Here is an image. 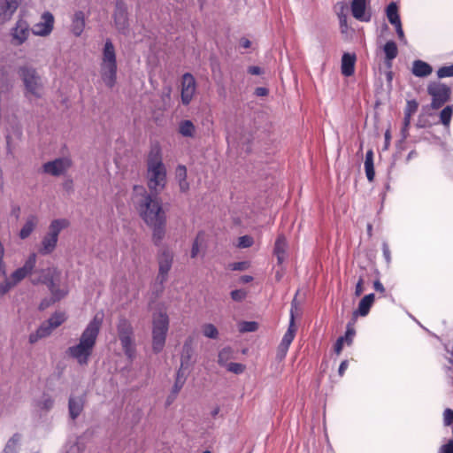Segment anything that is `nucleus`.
Returning a JSON list of instances; mask_svg holds the SVG:
<instances>
[{
	"mask_svg": "<svg viewBox=\"0 0 453 453\" xmlns=\"http://www.w3.org/2000/svg\"><path fill=\"white\" fill-rule=\"evenodd\" d=\"M103 314H96L82 331L78 343L69 347L66 354L80 365H88L103 324Z\"/></svg>",
	"mask_w": 453,
	"mask_h": 453,
	"instance_id": "obj_1",
	"label": "nucleus"
},
{
	"mask_svg": "<svg viewBox=\"0 0 453 453\" xmlns=\"http://www.w3.org/2000/svg\"><path fill=\"white\" fill-rule=\"evenodd\" d=\"M134 190L135 193L134 203L141 218L147 225L165 221V213L157 198V194H148L142 186H134Z\"/></svg>",
	"mask_w": 453,
	"mask_h": 453,
	"instance_id": "obj_2",
	"label": "nucleus"
},
{
	"mask_svg": "<svg viewBox=\"0 0 453 453\" xmlns=\"http://www.w3.org/2000/svg\"><path fill=\"white\" fill-rule=\"evenodd\" d=\"M147 180L151 193L158 194L166 184V168L158 144L151 146L147 158Z\"/></svg>",
	"mask_w": 453,
	"mask_h": 453,
	"instance_id": "obj_3",
	"label": "nucleus"
},
{
	"mask_svg": "<svg viewBox=\"0 0 453 453\" xmlns=\"http://www.w3.org/2000/svg\"><path fill=\"white\" fill-rule=\"evenodd\" d=\"M101 76L104 84L112 88L117 79V59L113 43L107 39L103 50V58L101 63Z\"/></svg>",
	"mask_w": 453,
	"mask_h": 453,
	"instance_id": "obj_4",
	"label": "nucleus"
},
{
	"mask_svg": "<svg viewBox=\"0 0 453 453\" xmlns=\"http://www.w3.org/2000/svg\"><path fill=\"white\" fill-rule=\"evenodd\" d=\"M18 74L21 78L27 96L40 98L43 92V81L37 70L31 65L20 66Z\"/></svg>",
	"mask_w": 453,
	"mask_h": 453,
	"instance_id": "obj_5",
	"label": "nucleus"
},
{
	"mask_svg": "<svg viewBox=\"0 0 453 453\" xmlns=\"http://www.w3.org/2000/svg\"><path fill=\"white\" fill-rule=\"evenodd\" d=\"M169 327V319L166 313L159 312L154 315L152 328V348L156 353L160 352L165 343Z\"/></svg>",
	"mask_w": 453,
	"mask_h": 453,
	"instance_id": "obj_6",
	"label": "nucleus"
},
{
	"mask_svg": "<svg viewBox=\"0 0 453 453\" xmlns=\"http://www.w3.org/2000/svg\"><path fill=\"white\" fill-rule=\"evenodd\" d=\"M117 332L125 355L129 359H133L135 355V347L131 322L127 319L120 317L117 324Z\"/></svg>",
	"mask_w": 453,
	"mask_h": 453,
	"instance_id": "obj_7",
	"label": "nucleus"
},
{
	"mask_svg": "<svg viewBox=\"0 0 453 453\" xmlns=\"http://www.w3.org/2000/svg\"><path fill=\"white\" fill-rule=\"evenodd\" d=\"M191 347L188 343H185L183 346L182 353H181V361H180V367L177 372V378L175 384L173 388V398L175 397V395L178 394V392L180 390L185 377L187 373L188 372L189 369V363H190V357H191Z\"/></svg>",
	"mask_w": 453,
	"mask_h": 453,
	"instance_id": "obj_8",
	"label": "nucleus"
},
{
	"mask_svg": "<svg viewBox=\"0 0 453 453\" xmlns=\"http://www.w3.org/2000/svg\"><path fill=\"white\" fill-rule=\"evenodd\" d=\"M428 94L433 97L431 106L434 109L441 107L449 100L450 88L441 83H431L427 87Z\"/></svg>",
	"mask_w": 453,
	"mask_h": 453,
	"instance_id": "obj_9",
	"label": "nucleus"
},
{
	"mask_svg": "<svg viewBox=\"0 0 453 453\" xmlns=\"http://www.w3.org/2000/svg\"><path fill=\"white\" fill-rule=\"evenodd\" d=\"M72 159L68 157H61L44 163L42 166L44 173L51 176L65 174L72 166Z\"/></svg>",
	"mask_w": 453,
	"mask_h": 453,
	"instance_id": "obj_10",
	"label": "nucleus"
},
{
	"mask_svg": "<svg viewBox=\"0 0 453 453\" xmlns=\"http://www.w3.org/2000/svg\"><path fill=\"white\" fill-rule=\"evenodd\" d=\"M30 33H32V31L28 22L19 18L16 21L15 26L11 29L12 43L14 46L22 45L27 40Z\"/></svg>",
	"mask_w": 453,
	"mask_h": 453,
	"instance_id": "obj_11",
	"label": "nucleus"
},
{
	"mask_svg": "<svg viewBox=\"0 0 453 453\" xmlns=\"http://www.w3.org/2000/svg\"><path fill=\"white\" fill-rule=\"evenodd\" d=\"M114 24L118 31L127 35L129 31L127 7L123 1H117L113 13Z\"/></svg>",
	"mask_w": 453,
	"mask_h": 453,
	"instance_id": "obj_12",
	"label": "nucleus"
},
{
	"mask_svg": "<svg viewBox=\"0 0 453 453\" xmlns=\"http://www.w3.org/2000/svg\"><path fill=\"white\" fill-rule=\"evenodd\" d=\"M54 22L53 14L48 11L44 12L41 15V20L32 27L31 31L35 35L47 36L52 32Z\"/></svg>",
	"mask_w": 453,
	"mask_h": 453,
	"instance_id": "obj_13",
	"label": "nucleus"
},
{
	"mask_svg": "<svg viewBox=\"0 0 453 453\" xmlns=\"http://www.w3.org/2000/svg\"><path fill=\"white\" fill-rule=\"evenodd\" d=\"M173 260V254L168 250H162L158 255V274L157 280L161 285L167 280L168 273L172 268Z\"/></svg>",
	"mask_w": 453,
	"mask_h": 453,
	"instance_id": "obj_14",
	"label": "nucleus"
},
{
	"mask_svg": "<svg viewBox=\"0 0 453 453\" xmlns=\"http://www.w3.org/2000/svg\"><path fill=\"white\" fill-rule=\"evenodd\" d=\"M37 261V256L35 253H31L26 262L24 263L23 266L18 268L15 270L12 275V280L14 286L18 284L19 281H21L23 279H25L27 276L32 273L33 270L35 267Z\"/></svg>",
	"mask_w": 453,
	"mask_h": 453,
	"instance_id": "obj_15",
	"label": "nucleus"
},
{
	"mask_svg": "<svg viewBox=\"0 0 453 453\" xmlns=\"http://www.w3.org/2000/svg\"><path fill=\"white\" fill-rule=\"evenodd\" d=\"M196 89V82L194 77L189 73L182 76L181 82V101L183 104H188L191 101Z\"/></svg>",
	"mask_w": 453,
	"mask_h": 453,
	"instance_id": "obj_16",
	"label": "nucleus"
},
{
	"mask_svg": "<svg viewBox=\"0 0 453 453\" xmlns=\"http://www.w3.org/2000/svg\"><path fill=\"white\" fill-rule=\"evenodd\" d=\"M41 276L38 279H35L32 280L34 285L43 283L50 287L56 283V281H59L60 279V272L55 267H49L47 269H42L40 271Z\"/></svg>",
	"mask_w": 453,
	"mask_h": 453,
	"instance_id": "obj_17",
	"label": "nucleus"
},
{
	"mask_svg": "<svg viewBox=\"0 0 453 453\" xmlns=\"http://www.w3.org/2000/svg\"><path fill=\"white\" fill-rule=\"evenodd\" d=\"M20 0H0V25L11 19Z\"/></svg>",
	"mask_w": 453,
	"mask_h": 453,
	"instance_id": "obj_18",
	"label": "nucleus"
},
{
	"mask_svg": "<svg viewBox=\"0 0 453 453\" xmlns=\"http://www.w3.org/2000/svg\"><path fill=\"white\" fill-rule=\"evenodd\" d=\"M368 0H352L351 12L355 19L360 21H369L371 15L366 12Z\"/></svg>",
	"mask_w": 453,
	"mask_h": 453,
	"instance_id": "obj_19",
	"label": "nucleus"
},
{
	"mask_svg": "<svg viewBox=\"0 0 453 453\" xmlns=\"http://www.w3.org/2000/svg\"><path fill=\"white\" fill-rule=\"evenodd\" d=\"M55 404V400L49 393H42V395L35 399L33 402V406L35 409L41 413H48L50 411Z\"/></svg>",
	"mask_w": 453,
	"mask_h": 453,
	"instance_id": "obj_20",
	"label": "nucleus"
},
{
	"mask_svg": "<svg viewBox=\"0 0 453 453\" xmlns=\"http://www.w3.org/2000/svg\"><path fill=\"white\" fill-rule=\"evenodd\" d=\"M288 248V244L286 237L282 234L279 235L273 248V254L276 256L279 265H281L285 261Z\"/></svg>",
	"mask_w": 453,
	"mask_h": 453,
	"instance_id": "obj_21",
	"label": "nucleus"
},
{
	"mask_svg": "<svg viewBox=\"0 0 453 453\" xmlns=\"http://www.w3.org/2000/svg\"><path fill=\"white\" fill-rule=\"evenodd\" d=\"M84 398L82 396L71 395L68 401L69 415L73 420L77 418L84 408Z\"/></svg>",
	"mask_w": 453,
	"mask_h": 453,
	"instance_id": "obj_22",
	"label": "nucleus"
},
{
	"mask_svg": "<svg viewBox=\"0 0 453 453\" xmlns=\"http://www.w3.org/2000/svg\"><path fill=\"white\" fill-rule=\"evenodd\" d=\"M356 55L354 53H344L342 57L341 70L344 76H351L355 71Z\"/></svg>",
	"mask_w": 453,
	"mask_h": 453,
	"instance_id": "obj_23",
	"label": "nucleus"
},
{
	"mask_svg": "<svg viewBox=\"0 0 453 453\" xmlns=\"http://www.w3.org/2000/svg\"><path fill=\"white\" fill-rule=\"evenodd\" d=\"M38 224V217L35 214L27 216L24 226L21 227L19 236L20 239L25 240L30 236Z\"/></svg>",
	"mask_w": 453,
	"mask_h": 453,
	"instance_id": "obj_24",
	"label": "nucleus"
},
{
	"mask_svg": "<svg viewBox=\"0 0 453 453\" xmlns=\"http://www.w3.org/2000/svg\"><path fill=\"white\" fill-rule=\"evenodd\" d=\"M85 27V14L81 11H78L73 14L72 19V32L75 36H80Z\"/></svg>",
	"mask_w": 453,
	"mask_h": 453,
	"instance_id": "obj_25",
	"label": "nucleus"
},
{
	"mask_svg": "<svg viewBox=\"0 0 453 453\" xmlns=\"http://www.w3.org/2000/svg\"><path fill=\"white\" fill-rule=\"evenodd\" d=\"M411 72L417 77H426L432 73L433 68L429 64L422 60H415Z\"/></svg>",
	"mask_w": 453,
	"mask_h": 453,
	"instance_id": "obj_26",
	"label": "nucleus"
},
{
	"mask_svg": "<svg viewBox=\"0 0 453 453\" xmlns=\"http://www.w3.org/2000/svg\"><path fill=\"white\" fill-rule=\"evenodd\" d=\"M58 239L56 237L45 234L42 238L41 247L39 248V253L41 255H49L54 251L57 247Z\"/></svg>",
	"mask_w": 453,
	"mask_h": 453,
	"instance_id": "obj_27",
	"label": "nucleus"
},
{
	"mask_svg": "<svg viewBox=\"0 0 453 453\" xmlns=\"http://www.w3.org/2000/svg\"><path fill=\"white\" fill-rule=\"evenodd\" d=\"M373 302H374V295L373 294H369V295L365 296L359 302L358 309L356 311H354V313H353L354 316L367 315Z\"/></svg>",
	"mask_w": 453,
	"mask_h": 453,
	"instance_id": "obj_28",
	"label": "nucleus"
},
{
	"mask_svg": "<svg viewBox=\"0 0 453 453\" xmlns=\"http://www.w3.org/2000/svg\"><path fill=\"white\" fill-rule=\"evenodd\" d=\"M69 226L68 220L65 219H54L50 222L47 234L56 237L58 240L59 233Z\"/></svg>",
	"mask_w": 453,
	"mask_h": 453,
	"instance_id": "obj_29",
	"label": "nucleus"
},
{
	"mask_svg": "<svg viewBox=\"0 0 453 453\" xmlns=\"http://www.w3.org/2000/svg\"><path fill=\"white\" fill-rule=\"evenodd\" d=\"M20 439V434H13L6 442L2 453H19Z\"/></svg>",
	"mask_w": 453,
	"mask_h": 453,
	"instance_id": "obj_30",
	"label": "nucleus"
},
{
	"mask_svg": "<svg viewBox=\"0 0 453 453\" xmlns=\"http://www.w3.org/2000/svg\"><path fill=\"white\" fill-rule=\"evenodd\" d=\"M365 168L366 177L369 181H372L374 179V167H373V152L372 150L366 152L365 160Z\"/></svg>",
	"mask_w": 453,
	"mask_h": 453,
	"instance_id": "obj_31",
	"label": "nucleus"
},
{
	"mask_svg": "<svg viewBox=\"0 0 453 453\" xmlns=\"http://www.w3.org/2000/svg\"><path fill=\"white\" fill-rule=\"evenodd\" d=\"M339 10L337 12V15L340 19V26L342 34H348V25H347V14L346 12L348 10V6L345 3L338 4Z\"/></svg>",
	"mask_w": 453,
	"mask_h": 453,
	"instance_id": "obj_32",
	"label": "nucleus"
},
{
	"mask_svg": "<svg viewBox=\"0 0 453 453\" xmlns=\"http://www.w3.org/2000/svg\"><path fill=\"white\" fill-rule=\"evenodd\" d=\"M165 221L157 222L154 225H149L153 228V242L156 245H159L165 236Z\"/></svg>",
	"mask_w": 453,
	"mask_h": 453,
	"instance_id": "obj_33",
	"label": "nucleus"
},
{
	"mask_svg": "<svg viewBox=\"0 0 453 453\" xmlns=\"http://www.w3.org/2000/svg\"><path fill=\"white\" fill-rule=\"evenodd\" d=\"M384 52L386 54V58L388 61V66H390V62L394 59L398 53L397 46L395 42L389 41L384 46Z\"/></svg>",
	"mask_w": 453,
	"mask_h": 453,
	"instance_id": "obj_34",
	"label": "nucleus"
},
{
	"mask_svg": "<svg viewBox=\"0 0 453 453\" xmlns=\"http://www.w3.org/2000/svg\"><path fill=\"white\" fill-rule=\"evenodd\" d=\"M48 288L51 293L53 302L59 301L60 299L64 298L68 293L67 288H60L57 282L48 287Z\"/></svg>",
	"mask_w": 453,
	"mask_h": 453,
	"instance_id": "obj_35",
	"label": "nucleus"
},
{
	"mask_svg": "<svg viewBox=\"0 0 453 453\" xmlns=\"http://www.w3.org/2000/svg\"><path fill=\"white\" fill-rule=\"evenodd\" d=\"M387 17L392 25H398L400 23V18L397 12V5L395 3H391L387 8Z\"/></svg>",
	"mask_w": 453,
	"mask_h": 453,
	"instance_id": "obj_36",
	"label": "nucleus"
},
{
	"mask_svg": "<svg viewBox=\"0 0 453 453\" xmlns=\"http://www.w3.org/2000/svg\"><path fill=\"white\" fill-rule=\"evenodd\" d=\"M296 331V324H295V322H293V319H290L288 329L287 333L284 334L281 343L289 347L292 341L295 338Z\"/></svg>",
	"mask_w": 453,
	"mask_h": 453,
	"instance_id": "obj_37",
	"label": "nucleus"
},
{
	"mask_svg": "<svg viewBox=\"0 0 453 453\" xmlns=\"http://www.w3.org/2000/svg\"><path fill=\"white\" fill-rule=\"evenodd\" d=\"M179 131L183 136H192L195 131V126L190 120L180 122Z\"/></svg>",
	"mask_w": 453,
	"mask_h": 453,
	"instance_id": "obj_38",
	"label": "nucleus"
},
{
	"mask_svg": "<svg viewBox=\"0 0 453 453\" xmlns=\"http://www.w3.org/2000/svg\"><path fill=\"white\" fill-rule=\"evenodd\" d=\"M65 320V316L62 312H55L46 322L52 326L53 330L62 325Z\"/></svg>",
	"mask_w": 453,
	"mask_h": 453,
	"instance_id": "obj_39",
	"label": "nucleus"
},
{
	"mask_svg": "<svg viewBox=\"0 0 453 453\" xmlns=\"http://www.w3.org/2000/svg\"><path fill=\"white\" fill-rule=\"evenodd\" d=\"M258 329V323L256 321H242L239 324L241 333L256 332Z\"/></svg>",
	"mask_w": 453,
	"mask_h": 453,
	"instance_id": "obj_40",
	"label": "nucleus"
},
{
	"mask_svg": "<svg viewBox=\"0 0 453 453\" xmlns=\"http://www.w3.org/2000/svg\"><path fill=\"white\" fill-rule=\"evenodd\" d=\"M202 331L204 336L211 339H217L219 336V331L212 324H204Z\"/></svg>",
	"mask_w": 453,
	"mask_h": 453,
	"instance_id": "obj_41",
	"label": "nucleus"
},
{
	"mask_svg": "<svg viewBox=\"0 0 453 453\" xmlns=\"http://www.w3.org/2000/svg\"><path fill=\"white\" fill-rule=\"evenodd\" d=\"M233 351L230 348L223 349L218 357V362L220 365L226 366L228 360L232 357Z\"/></svg>",
	"mask_w": 453,
	"mask_h": 453,
	"instance_id": "obj_42",
	"label": "nucleus"
},
{
	"mask_svg": "<svg viewBox=\"0 0 453 453\" xmlns=\"http://www.w3.org/2000/svg\"><path fill=\"white\" fill-rule=\"evenodd\" d=\"M452 107L451 106H446L440 114L441 121L443 125L448 126L450 122L451 116H452Z\"/></svg>",
	"mask_w": 453,
	"mask_h": 453,
	"instance_id": "obj_43",
	"label": "nucleus"
},
{
	"mask_svg": "<svg viewBox=\"0 0 453 453\" xmlns=\"http://www.w3.org/2000/svg\"><path fill=\"white\" fill-rule=\"evenodd\" d=\"M226 369L235 374H241L245 370V365L240 363H229L226 365Z\"/></svg>",
	"mask_w": 453,
	"mask_h": 453,
	"instance_id": "obj_44",
	"label": "nucleus"
},
{
	"mask_svg": "<svg viewBox=\"0 0 453 453\" xmlns=\"http://www.w3.org/2000/svg\"><path fill=\"white\" fill-rule=\"evenodd\" d=\"M228 267L234 271H245L249 269L250 263L247 261L232 263L228 265Z\"/></svg>",
	"mask_w": 453,
	"mask_h": 453,
	"instance_id": "obj_45",
	"label": "nucleus"
},
{
	"mask_svg": "<svg viewBox=\"0 0 453 453\" xmlns=\"http://www.w3.org/2000/svg\"><path fill=\"white\" fill-rule=\"evenodd\" d=\"M437 75L439 78L453 76V65L441 67L437 72Z\"/></svg>",
	"mask_w": 453,
	"mask_h": 453,
	"instance_id": "obj_46",
	"label": "nucleus"
},
{
	"mask_svg": "<svg viewBox=\"0 0 453 453\" xmlns=\"http://www.w3.org/2000/svg\"><path fill=\"white\" fill-rule=\"evenodd\" d=\"M37 330L40 332L41 335L44 337L49 336L51 332L53 331V328L51 326H50L46 321L42 323V325L37 328Z\"/></svg>",
	"mask_w": 453,
	"mask_h": 453,
	"instance_id": "obj_47",
	"label": "nucleus"
},
{
	"mask_svg": "<svg viewBox=\"0 0 453 453\" xmlns=\"http://www.w3.org/2000/svg\"><path fill=\"white\" fill-rule=\"evenodd\" d=\"M247 296V292L243 289H236L231 292V297L236 302L244 300Z\"/></svg>",
	"mask_w": 453,
	"mask_h": 453,
	"instance_id": "obj_48",
	"label": "nucleus"
},
{
	"mask_svg": "<svg viewBox=\"0 0 453 453\" xmlns=\"http://www.w3.org/2000/svg\"><path fill=\"white\" fill-rule=\"evenodd\" d=\"M253 244V239L250 236L244 235L239 238L238 246L240 248H249Z\"/></svg>",
	"mask_w": 453,
	"mask_h": 453,
	"instance_id": "obj_49",
	"label": "nucleus"
},
{
	"mask_svg": "<svg viewBox=\"0 0 453 453\" xmlns=\"http://www.w3.org/2000/svg\"><path fill=\"white\" fill-rule=\"evenodd\" d=\"M299 311V303L296 300V297H295L291 303V310H290V319H293V322H295V318L298 314Z\"/></svg>",
	"mask_w": 453,
	"mask_h": 453,
	"instance_id": "obj_50",
	"label": "nucleus"
},
{
	"mask_svg": "<svg viewBox=\"0 0 453 453\" xmlns=\"http://www.w3.org/2000/svg\"><path fill=\"white\" fill-rule=\"evenodd\" d=\"M14 286L12 282L4 281L0 283V298L4 296Z\"/></svg>",
	"mask_w": 453,
	"mask_h": 453,
	"instance_id": "obj_51",
	"label": "nucleus"
},
{
	"mask_svg": "<svg viewBox=\"0 0 453 453\" xmlns=\"http://www.w3.org/2000/svg\"><path fill=\"white\" fill-rule=\"evenodd\" d=\"M418 110V103L415 100H411L407 102V106L405 109V113H409V115H412Z\"/></svg>",
	"mask_w": 453,
	"mask_h": 453,
	"instance_id": "obj_52",
	"label": "nucleus"
},
{
	"mask_svg": "<svg viewBox=\"0 0 453 453\" xmlns=\"http://www.w3.org/2000/svg\"><path fill=\"white\" fill-rule=\"evenodd\" d=\"M288 348V346L280 342L277 350V358L279 360H282L286 357Z\"/></svg>",
	"mask_w": 453,
	"mask_h": 453,
	"instance_id": "obj_53",
	"label": "nucleus"
},
{
	"mask_svg": "<svg viewBox=\"0 0 453 453\" xmlns=\"http://www.w3.org/2000/svg\"><path fill=\"white\" fill-rule=\"evenodd\" d=\"M213 418L204 414L203 420V429L209 430L214 428Z\"/></svg>",
	"mask_w": 453,
	"mask_h": 453,
	"instance_id": "obj_54",
	"label": "nucleus"
},
{
	"mask_svg": "<svg viewBox=\"0 0 453 453\" xmlns=\"http://www.w3.org/2000/svg\"><path fill=\"white\" fill-rule=\"evenodd\" d=\"M443 416L445 425L450 426L453 423V411L451 409H446Z\"/></svg>",
	"mask_w": 453,
	"mask_h": 453,
	"instance_id": "obj_55",
	"label": "nucleus"
},
{
	"mask_svg": "<svg viewBox=\"0 0 453 453\" xmlns=\"http://www.w3.org/2000/svg\"><path fill=\"white\" fill-rule=\"evenodd\" d=\"M82 447L79 442H73L68 446L65 453H81Z\"/></svg>",
	"mask_w": 453,
	"mask_h": 453,
	"instance_id": "obj_56",
	"label": "nucleus"
},
{
	"mask_svg": "<svg viewBox=\"0 0 453 453\" xmlns=\"http://www.w3.org/2000/svg\"><path fill=\"white\" fill-rule=\"evenodd\" d=\"M176 175L179 180L186 179L187 176V169L184 165H179L176 169Z\"/></svg>",
	"mask_w": 453,
	"mask_h": 453,
	"instance_id": "obj_57",
	"label": "nucleus"
},
{
	"mask_svg": "<svg viewBox=\"0 0 453 453\" xmlns=\"http://www.w3.org/2000/svg\"><path fill=\"white\" fill-rule=\"evenodd\" d=\"M439 453H453V441H449L447 444L442 445Z\"/></svg>",
	"mask_w": 453,
	"mask_h": 453,
	"instance_id": "obj_58",
	"label": "nucleus"
},
{
	"mask_svg": "<svg viewBox=\"0 0 453 453\" xmlns=\"http://www.w3.org/2000/svg\"><path fill=\"white\" fill-rule=\"evenodd\" d=\"M42 338H43V336L41 335V334L38 330H36L35 332L30 334L28 340L31 344H34V343L37 342L40 339H42Z\"/></svg>",
	"mask_w": 453,
	"mask_h": 453,
	"instance_id": "obj_59",
	"label": "nucleus"
},
{
	"mask_svg": "<svg viewBox=\"0 0 453 453\" xmlns=\"http://www.w3.org/2000/svg\"><path fill=\"white\" fill-rule=\"evenodd\" d=\"M345 338L343 336L338 338V340L336 341V343L334 345V351L336 354H340L342 349V346H343V342H344Z\"/></svg>",
	"mask_w": 453,
	"mask_h": 453,
	"instance_id": "obj_60",
	"label": "nucleus"
},
{
	"mask_svg": "<svg viewBox=\"0 0 453 453\" xmlns=\"http://www.w3.org/2000/svg\"><path fill=\"white\" fill-rule=\"evenodd\" d=\"M268 93V89L264 87H258L255 89V95L257 96H266Z\"/></svg>",
	"mask_w": 453,
	"mask_h": 453,
	"instance_id": "obj_61",
	"label": "nucleus"
},
{
	"mask_svg": "<svg viewBox=\"0 0 453 453\" xmlns=\"http://www.w3.org/2000/svg\"><path fill=\"white\" fill-rule=\"evenodd\" d=\"M219 411H220L219 406L214 405L211 407V411L208 413H206V415L212 418H215L217 417V415L219 414Z\"/></svg>",
	"mask_w": 453,
	"mask_h": 453,
	"instance_id": "obj_62",
	"label": "nucleus"
},
{
	"mask_svg": "<svg viewBox=\"0 0 453 453\" xmlns=\"http://www.w3.org/2000/svg\"><path fill=\"white\" fill-rule=\"evenodd\" d=\"M198 253V235L194 239L191 255L195 257Z\"/></svg>",
	"mask_w": 453,
	"mask_h": 453,
	"instance_id": "obj_63",
	"label": "nucleus"
},
{
	"mask_svg": "<svg viewBox=\"0 0 453 453\" xmlns=\"http://www.w3.org/2000/svg\"><path fill=\"white\" fill-rule=\"evenodd\" d=\"M11 214L15 217L16 219H19L20 214V207L19 205H12Z\"/></svg>",
	"mask_w": 453,
	"mask_h": 453,
	"instance_id": "obj_64",
	"label": "nucleus"
}]
</instances>
